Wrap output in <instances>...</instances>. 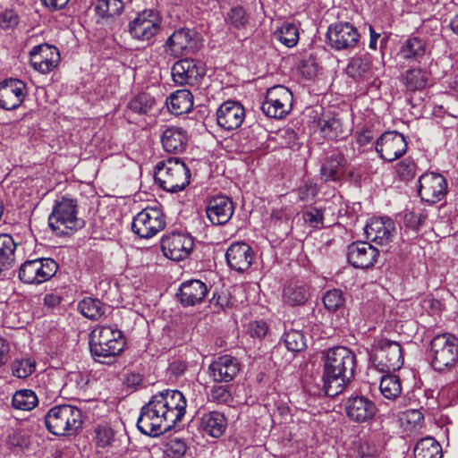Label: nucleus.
Returning a JSON list of instances; mask_svg holds the SVG:
<instances>
[{"instance_id":"obj_1","label":"nucleus","mask_w":458,"mask_h":458,"mask_svg":"<svg viewBox=\"0 0 458 458\" xmlns=\"http://www.w3.org/2000/svg\"><path fill=\"white\" fill-rule=\"evenodd\" d=\"M186 406L187 402L182 392L169 389L159 392L141 407L137 428L146 436H160L182 420Z\"/></svg>"},{"instance_id":"obj_2","label":"nucleus","mask_w":458,"mask_h":458,"mask_svg":"<svg viewBox=\"0 0 458 458\" xmlns=\"http://www.w3.org/2000/svg\"><path fill=\"white\" fill-rule=\"evenodd\" d=\"M356 357L347 347L336 346L329 349L324 360L323 389L327 395L341 394L354 375Z\"/></svg>"},{"instance_id":"obj_3","label":"nucleus","mask_w":458,"mask_h":458,"mask_svg":"<svg viewBox=\"0 0 458 458\" xmlns=\"http://www.w3.org/2000/svg\"><path fill=\"white\" fill-rule=\"evenodd\" d=\"M125 340L122 331L109 326H98L90 333L89 349L93 358L99 362L115 358L124 350Z\"/></svg>"},{"instance_id":"obj_4","label":"nucleus","mask_w":458,"mask_h":458,"mask_svg":"<svg viewBox=\"0 0 458 458\" xmlns=\"http://www.w3.org/2000/svg\"><path fill=\"white\" fill-rule=\"evenodd\" d=\"M154 177L160 188L174 193L189 185L191 172L182 159L169 157L156 165Z\"/></svg>"},{"instance_id":"obj_5","label":"nucleus","mask_w":458,"mask_h":458,"mask_svg":"<svg viewBox=\"0 0 458 458\" xmlns=\"http://www.w3.org/2000/svg\"><path fill=\"white\" fill-rule=\"evenodd\" d=\"M82 413L71 404L52 407L45 417V424L50 433L55 436H71L82 426Z\"/></svg>"},{"instance_id":"obj_6","label":"nucleus","mask_w":458,"mask_h":458,"mask_svg":"<svg viewBox=\"0 0 458 458\" xmlns=\"http://www.w3.org/2000/svg\"><path fill=\"white\" fill-rule=\"evenodd\" d=\"M77 202L74 199L62 198L53 208L48 217L50 228L58 235H67L84 225L77 216Z\"/></svg>"},{"instance_id":"obj_7","label":"nucleus","mask_w":458,"mask_h":458,"mask_svg":"<svg viewBox=\"0 0 458 458\" xmlns=\"http://www.w3.org/2000/svg\"><path fill=\"white\" fill-rule=\"evenodd\" d=\"M429 355L435 370L450 369L458 361V339L451 334L436 335L430 343Z\"/></svg>"},{"instance_id":"obj_8","label":"nucleus","mask_w":458,"mask_h":458,"mask_svg":"<svg viewBox=\"0 0 458 458\" xmlns=\"http://www.w3.org/2000/svg\"><path fill=\"white\" fill-rule=\"evenodd\" d=\"M375 367L381 372L391 373L403 365V351L400 344L388 339H380L371 357Z\"/></svg>"},{"instance_id":"obj_9","label":"nucleus","mask_w":458,"mask_h":458,"mask_svg":"<svg viewBox=\"0 0 458 458\" xmlns=\"http://www.w3.org/2000/svg\"><path fill=\"white\" fill-rule=\"evenodd\" d=\"M293 101V96L288 88L276 85L267 90L261 110L268 117L282 119L292 110Z\"/></svg>"},{"instance_id":"obj_10","label":"nucleus","mask_w":458,"mask_h":458,"mask_svg":"<svg viewBox=\"0 0 458 458\" xmlns=\"http://www.w3.org/2000/svg\"><path fill=\"white\" fill-rule=\"evenodd\" d=\"M57 269L58 265L52 259H30L21 265L18 276L24 284H39L51 279Z\"/></svg>"},{"instance_id":"obj_11","label":"nucleus","mask_w":458,"mask_h":458,"mask_svg":"<svg viewBox=\"0 0 458 458\" xmlns=\"http://www.w3.org/2000/svg\"><path fill=\"white\" fill-rule=\"evenodd\" d=\"M201 47L199 34L187 28L174 30L166 39L165 52L174 57H180L196 53Z\"/></svg>"},{"instance_id":"obj_12","label":"nucleus","mask_w":458,"mask_h":458,"mask_svg":"<svg viewBox=\"0 0 458 458\" xmlns=\"http://www.w3.org/2000/svg\"><path fill=\"white\" fill-rule=\"evenodd\" d=\"M328 46L335 51H352L357 47L360 34L350 22H336L328 27L327 32Z\"/></svg>"},{"instance_id":"obj_13","label":"nucleus","mask_w":458,"mask_h":458,"mask_svg":"<svg viewBox=\"0 0 458 458\" xmlns=\"http://www.w3.org/2000/svg\"><path fill=\"white\" fill-rule=\"evenodd\" d=\"M162 19L158 13L147 9L129 22L128 31L130 35L139 41H149L160 30Z\"/></svg>"},{"instance_id":"obj_14","label":"nucleus","mask_w":458,"mask_h":458,"mask_svg":"<svg viewBox=\"0 0 458 458\" xmlns=\"http://www.w3.org/2000/svg\"><path fill=\"white\" fill-rule=\"evenodd\" d=\"M165 226L164 215L157 208H144L134 216L131 223L132 232L142 239L153 237Z\"/></svg>"},{"instance_id":"obj_15","label":"nucleus","mask_w":458,"mask_h":458,"mask_svg":"<svg viewBox=\"0 0 458 458\" xmlns=\"http://www.w3.org/2000/svg\"><path fill=\"white\" fill-rule=\"evenodd\" d=\"M407 148L406 139L396 131H385L376 141V151L387 162H393L403 156Z\"/></svg>"},{"instance_id":"obj_16","label":"nucleus","mask_w":458,"mask_h":458,"mask_svg":"<svg viewBox=\"0 0 458 458\" xmlns=\"http://www.w3.org/2000/svg\"><path fill=\"white\" fill-rule=\"evenodd\" d=\"M419 195L422 201L435 204L447 192L445 178L437 173H426L419 179Z\"/></svg>"},{"instance_id":"obj_17","label":"nucleus","mask_w":458,"mask_h":458,"mask_svg":"<svg viewBox=\"0 0 458 458\" xmlns=\"http://www.w3.org/2000/svg\"><path fill=\"white\" fill-rule=\"evenodd\" d=\"M30 55L32 67L43 74L53 71L60 61L58 49L48 44L35 46Z\"/></svg>"},{"instance_id":"obj_18","label":"nucleus","mask_w":458,"mask_h":458,"mask_svg":"<svg viewBox=\"0 0 458 458\" xmlns=\"http://www.w3.org/2000/svg\"><path fill=\"white\" fill-rule=\"evenodd\" d=\"M161 248L166 258L179 261L189 256L193 248V241L188 235L174 233L163 238Z\"/></svg>"},{"instance_id":"obj_19","label":"nucleus","mask_w":458,"mask_h":458,"mask_svg":"<svg viewBox=\"0 0 458 458\" xmlns=\"http://www.w3.org/2000/svg\"><path fill=\"white\" fill-rule=\"evenodd\" d=\"M227 265L231 269L242 273L248 270L254 259V251L246 242H233L225 253Z\"/></svg>"},{"instance_id":"obj_20","label":"nucleus","mask_w":458,"mask_h":458,"mask_svg":"<svg viewBox=\"0 0 458 458\" xmlns=\"http://www.w3.org/2000/svg\"><path fill=\"white\" fill-rule=\"evenodd\" d=\"M376 404L368 397L355 395L345 403L347 417L354 422L364 423L371 420L377 413Z\"/></svg>"},{"instance_id":"obj_21","label":"nucleus","mask_w":458,"mask_h":458,"mask_svg":"<svg viewBox=\"0 0 458 458\" xmlns=\"http://www.w3.org/2000/svg\"><path fill=\"white\" fill-rule=\"evenodd\" d=\"M26 85L20 80L8 79L0 83V107L5 110L18 108L24 100Z\"/></svg>"},{"instance_id":"obj_22","label":"nucleus","mask_w":458,"mask_h":458,"mask_svg":"<svg viewBox=\"0 0 458 458\" xmlns=\"http://www.w3.org/2000/svg\"><path fill=\"white\" fill-rule=\"evenodd\" d=\"M378 253V250L371 244L356 242L348 246L347 259L352 267L367 269L374 266Z\"/></svg>"},{"instance_id":"obj_23","label":"nucleus","mask_w":458,"mask_h":458,"mask_svg":"<svg viewBox=\"0 0 458 458\" xmlns=\"http://www.w3.org/2000/svg\"><path fill=\"white\" fill-rule=\"evenodd\" d=\"M245 118V110L237 101H225L216 111L217 124L227 131L239 128Z\"/></svg>"},{"instance_id":"obj_24","label":"nucleus","mask_w":458,"mask_h":458,"mask_svg":"<svg viewBox=\"0 0 458 458\" xmlns=\"http://www.w3.org/2000/svg\"><path fill=\"white\" fill-rule=\"evenodd\" d=\"M234 206L225 195H216L209 199L206 213L209 221L216 225L226 224L233 216Z\"/></svg>"},{"instance_id":"obj_25","label":"nucleus","mask_w":458,"mask_h":458,"mask_svg":"<svg viewBox=\"0 0 458 458\" xmlns=\"http://www.w3.org/2000/svg\"><path fill=\"white\" fill-rule=\"evenodd\" d=\"M394 232V223L388 217L373 218L364 228L367 240L382 246L391 242Z\"/></svg>"},{"instance_id":"obj_26","label":"nucleus","mask_w":458,"mask_h":458,"mask_svg":"<svg viewBox=\"0 0 458 458\" xmlns=\"http://www.w3.org/2000/svg\"><path fill=\"white\" fill-rule=\"evenodd\" d=\"M203 70L192 59H181L172 68L174 81L181 86L195 85L202 78Z\"/></svg>"},{"instance_id":"obj_27","label":"nucleus","mask_w":458,"mask_h":458,"mask_svg":"<svg viewBox=\"0 0 458 458\" xmlns=\"http://www.w3.org/2000/svg\"><path fill=\"white\" fill-rule=\"evenodd\" d=\"M238 360L231 355H223L214 360L208 367L210 377L216 382H230L240 372Z\"/></svg>"},{"instance_id":"obj_28","label":"nucleus","mask_w":458,"mask_h":458,"mask_svg":"<svg viewBox=\"0 0 458 458\" xmlns=\"http://www.w3.org/2000/svg\"><path fill=\"white\" fill-rule=\"evenodd\" d=\"M208 293V287L200 280H189L183 282L180 288L177 297L183 306H194L200 303Z\"/></svg>"},{"instance_id":"obj_29","label":"nucleus","mask_w":458,"mask_h":458,"mask_svg":"<svg viewBox=\"0 0 458 458\" xmlns=\"http://www.w3.org/2000/svg\"><path fill=\"white\" fill-rule=\"evenodd\" d=\"M188 140L186 131L178 126L166 128L161 135L163 148L168 153L182 152L186 148Z\"/></svg>"},{"instance_id":"obj_30","label":"nucleus","mask_w":458,"mask_h":458,"mask_svg":"<svg viewBox=\"0 0 458 458\" xmlns=\"http://www.w3.org/2000/svg\"><path fill=\"white\" fill-rule=\"evenodd\" d=\"M201 429L213 437L222 436L226 428V420L223 413L209 411L202 415L200 420Z\"/></svg>"},{"instance_id":"obj_31","label":"nucleus","mask_w":458,"mask_h":458,"mask_svg":"<svg viewBox=\"0 0 458 458\" xmlns=\"http://www.w3.org/2000/svg\"><path fill=\"white\" fill-rule=\"evenodd\" d=\"M372 60L368 54L352 56L346 66V74L355 81L364 79L371 70Z\"/></svg>"},{"instance_id":"obj_32","label":"nucleus","mask_w":458,"mask_h":458,"mask_svg":"<svg viewBox=\"0 0 458 458\" xmlns=\"http://www.w3.org/2000/svg\"><path fill=\"white\" fill-rule=\"evenodd\" d=\"M167 106L175 115L186 114L193 107L192 94L187 89L177 90L170 96Z\"/></svg>"},{"instance_id":"obj_33","label":"nucleus","mask_w":458,"mask_h":458,"mask_svg":"<svg viewBox=\"0 0 458 458\" xmlns=\"http://www.w3.org/2000/svg\"><path fill=\"white\" fill-rule=\"evenodd\" d=\"M426 43L419 37H410L402 44L399 55L403 59L418 61L425 55Z\"/></svg>"},{"instance_id":"obj_34","label":"nucleus","mask_w":458,"mask_h":458,"mask_svg":"<svg viewBox=\"0 0 458 458\" xmlns=\"http://www.w3.org/2000/svg\"><path fill=\"white\" fill-rule=\"evenodd\" d=\"M344 157L340 154L327 157L320 169V175L325 182L339 180L343 174Z\"/></svg>"},{"instance_id":"obj_35","label":"nucleus","mask_w":458,"mask_h":458,"mask_svg":"<svg viewBox=\"0 0 458 458\" xmlns=\"http://www.w3.org/2000/svg\"><path fill=\"white\" fill-rule=\"evenodd\" d=\"M415 458H442V448L433 437H428L417 442L414 448Z\"/></svg>"},{"instance_id":"obj_36","label":"nucleus","mask_w":458,"mask_h":458,"mask_svg":"<svg viewBox=\"0 0 458 458\" xmlns=\"http://www.w3.org/2000/svg\"><path fill=\"white\" fill-rule=\"evenodd\" d=\"M283 298L291 306L302 305L309 298V292L306 286L291 283L284 287Z\"/></svg>"},{"instance_id":"obj_37","label":"nucleus","mask_w":458,"mask_h":458,"mask_svg":"<svg viewBox=\"0 0 458 458\" xmlns=\"http://www.w3.org/2000/svg\"><path fill=\"white\" fill-rule=\"evenodd\" d=\"M402 81L408 90H421L427 86L428 74L422 69H410L403 74Z\"/></svg>"},{"instance_id":"obj_38","label":"nucleus","mask_w":458,"mask_h":458,"mask_svg":"<svg viewBox=\"0 0 458 458\" xmlns=\"http://www.w3.org/2000/svg\"><path fill=\"white\" fill-rule=\"evenodd\" d=\"M17 243L10 234L0 233V271L6 269L14 259Z\"/></svg>"},{"instance_id":"obj_39","label":"nucleus","mask_w":458,"mask_h":458,"mask_svg":"<svg viewBox=\"0 0 458 458\" xmlns=\"http://www.w3.org/2000/svg\"><path fill=\"white\" fill-rule=\"evenodd\" d=\"M38 403L36 394L30 389H21L14 393L12 404L14 409L30 411Z\"/></svg>"},{"instance_id":"obj_40","label":"nucleus","mask_w":458,"mask_h":458,"mask_svg":"<svg viewBox=\"0 0 458 458\" xmlns=\"http://www.w3.org/2000/svg\"><path fill=\"white\" fill-rule=\"evenodd\" d=\"M123 0H98L95 5L96 13L103 19L119 16L123 11Z\"/></svg>"},{"instance_id":"obj_41","label":"nucleus","mask_w":458,"mask_h":458,"mask_svg":"<svg viewBox=\"0 0 458 458\" xmlns=\"http://www.w3.org/2000/svg\"><path fill=\"white\" fill-rule=\"evenodd\" d=\"M78 309L85 317L92 320L100 318L106 311L104 304L97 299L86 298L79 302Z\"/></svg>"},{"instance_id":"obj_42","label":"nucleus","mask_w":458,"mask_h":458,"mask_svg":"<svg viewBox=\"0 0 458 458\" xmlns=\"http://www.w3.org/2000/svg\"><path fill=\"white\" fill-rule=\"evenodd\" d=\"M381 394L386 399L394 400L402 393V386L397 376L387 373L384 375L379 386Z\"/></svg>"},{"instance_id":"obj_43","label":"nucleus","mask_w":458,"mask_h":458,"mask_svg":"<svg viewBox=\"0 0 458 458\" xmlns=\"http://www.w3.org/2000/svg\"><path fill=\"white\" fill-rule=\"evenodd\" d=\"M275 35L276 38L288 47H294L299 40V30L293 23H284L280 27Z\"/></svg>"},{"instance_id":"obj_44","label":"nucleus","mask_w":458,"mask_h":458,"mask_svg":"<svg viewBox=\"0 0 458 458\" xmlns=\"http://www.w3.org/2000/svg\"><path fill=\"white\" fill-rule=\"evenodd\" d=\"M319 125L323 137L327 140H335L339 137H344L343 124L338 118L330 117L328 119H321Z\"/></svg>"},{"instance_id":"obj_45","label":"nucleus","mask_w":458,"mask_h":458,"mask_svg":"<svg viewBox=\"0 0 458 458\" xmlns=\"http://www.w3.org/2000/svg\"><path fill=\"white\" fill-rule=\"evenodd\" d=\"M225 21L230 26V28L242 30L246 27L249 18L244 8L238 5L232 7L227 12L225 17Z\"/></svg>"},{"instance_id":"obj_46","label":"nucleus","mask_w":458,"mask_h":458,"mask_svg":"<svg viewBox=\"0 0 458 458\" xmlns=\"http://www.w3.org/2000/svg\"><path fill=\"white\" fill-rule=\"evenodd\" d=\"M284 342L286 348L293 352H301L307 346L306 338L303 333L295 329L285 332L284 335Z\"/></svg>"},{"instance_id":"obj_47","label":"nucleus","mask_w":458,"mask_h":458,"mask_svg":"<svg viewBox=\"0 0 458 458\" xmlns=\"http://www.w3.org/2000/svg\"><path fill=\"white\" fill-rule=\"evenodd\" d=\"M155 104V99L146 93L139 94L133 98L128 104V108L139 114H144L149 112Z\"/></svg>"},{"instance_id":"obj_48","label":"nucleus","mask_w":458,"mask_h":458,"mask_svg":"<svg viewBox=\"0 0 458 458\" xmlns=\"http://www.w3.org/2000/svg\"><path fill=\"white\" fill-rule=\"evenodd\" d=\"M36 369V361L30 358L16 359L12 363V373L18 378L30 377Z\"/></svg>"},{"instance_id":"obj_49","label":"nucleus","mask_w":458,"mask_h":458,"mask_svg":"<svg viewBox=\"0 0 458 458\" xmlns=\"http://www.w3.org/2000/svg\"><path fill=\"white\" fill-rule=\"evenodd\" d=\"M187 449L188 445L184 439L174 437L165 443L164 453L167 458H182Z\"/></svg>"},{"instance_id":"obj_50","label":"nucleus","mask_w":458,"mask_h":458,"mask_svg":"<svg viewBox=\"0 0 458 458\" xmlns=\"http://www.w3.org/2000/svg\"><path fill=\"white\" fill-rule=\"evenodd\" d=\"M323 302L327 310L335 311L344 306L345 299L341 290L333 289L325 293Z\"/></svg>"},{"instance_id":"obj_51","label":"nucleus","mask_w":458,"mask_h":458,"mask_svg":"<svg viewBox=\"0 0 458 458\" xmlns=\"http://www.w3.org/2000/svg\"><path fill=\"white\" fill-rule=\"evenodd\" d=\"M302 218L305 224L312 228H321L324 225V214L322 208H310L303 211Z\"/></svg>"},{"instance_id":"obj_52","label":"nucleus","mask_w":458,"mask_h":458,"mask_svg":"<svg viewBox=\"0 0 458 458\" xmlns=\"http://www.w3.org/2000/svg\"><path fill=\"white\" fill-rule=\"evenodd\" d=\"M208 399L216 403H228L233 400L231 391L226 386L215 385L210 388Z\"/></svg>"},{"instance_id":"obj_53","label":"nucleus","mask_w":458,"mask_h":458,"mask_svg":"<svg viewBox=\"0 0 458 458\" xmlns=\"http://www.w3.org/2000/svg\"><path fill=\"white\" fill-rule=\"evenodd\" d=\"M396 173L403 181H409L412 179L416 174L415 162L410 157L404 158L397 164Z\"/></svg>"},{"instance_id":"obj_54","label":"nucleus","mask_w":458,"mask_h":458,"mask_svg":"<svg viewBox=\"0 0 458 458\" xmlns=\"http://www.w3.org/2000/svg\"><path fill=\"white\" fill-rule=\"evenodd\" d=\"M114 431L111 428L101 427L96 431V442L99 447H106L109 445L114 438Z\"/></svg>"},{"instance_id":"obj_55","label":"nucleus","mask_w":458,"mask_h":458,"mask_svg":"<svg viewBox=\"0 0 458 458\" xmlns=\"http://www.w3.org/2000/svg\"><path fill=\"white\" fill-rule=\"evenodd\" d=\"M268 330L267 323L263 320L251 321L248 326V332L253 338L261 339L265 337Z\"/></svg>"},{"instance_id":"obj_56","label":"nucleus","mask_w":458,"mask_h":458,"mask_svg":"<svg viewBox=\"0 0 458 458\" xmlns=\"http://www.w3.org/2000/svg\"><path fill=\"white\" fill-rule=\"evenodd\" d=\"M19 23V17L13 10H6L0 14V27L4 30L13 29Z\"/></svg>"},{"instance_id":"obj_57","label":"nucleus","mask_w":458,"mask_h":458,"mask_svg":"<svg viewBox=\"0 0 458 458\" xmlns=\"http://www.w3.org/2000/svg\"><path fill=\"white\" fill-rule=\"evenodd\" d=\"M425 218L426 216L420 213L408 211L404 214L403 223L406 227L412 230H418Z\"/></svg>"},{"instance_id":"obj_58","label":"nucleus","mask_w":458,"mask_h":458,"mask_svg":"<svg viewBox=\"0 0 458 458\" xmlns=\"http://www.w3.org/2000/svg\"><path fill=\"white\" fill-rule=\"evenodd\" d=\"M300 72L307 79H311L316 76L318 72V65L311 58L303 60L300 65Z\"/></svg>"},{"instance_id":"obj_59","label":"nucleus","mask_w":458,"mask_h":458,"mask_svg":"<svg viewBox=\"0 0 458 458\" xmlns=\"http://www.w3.org/2000/svg\"><path fill=\"white\" fill-rule=\"evenodd\" d=\"M10 360V344L0 337V367Z\"/></svg>"},{"instance_id":"obj_60","label":"nucleus","mask_w":458,"mask_h":458,"mask_svg":"<svg viewBox=\"0 0 458 458\" xmlns=\"http://www.w3.org/2000/svg\"><path fill=\"white\" fill-rule=\"evenodd\" d=\"M373 132L370 130H362L357 133L356 139L360 146H365L373 140Z\"/></svg>"},{"instance_id":"obj_61","label":"nucleus","mask_w":458,"mask_h":458,"mask_svg":"<svg viewBox=\"0 0 458 458\" xmlns=\"http://www.w3.org/2000/svg\"><path fill=\"white\" fill-rule=\"evenodd\" d=\"M142 382V377L139 373L131 372L128 373L124 378V384L128 387L134 388L137 386L140 385Z\"/></svg>"},{"instance_id":"obj_62","label":"nucleus","mask_w":458,"mask_h":458,"mask_svg":"<svg viewBox=\"0 0 458 458\" xmlns=\"http://www.w3.org/2000/svg\"><path fill=\"white\" fill-rule=\"evenodd\" d=\"M70 0H41V2L52 11L61 10Z\"/></svg>"},{"instance_id":"obj_63","label":"nucleus","mask_w":458,"mask_h":458,"mask_svg":"<svg viewBox=\"0 0 458 458\" xmlns=\"http://www.w3.org/2000/svg\"><path fill=\"white\" fill-rule=\"evenodd\" d=\"M61 300L62 299L58 294L49 293L44 296L43 301H44V304L46 306H47L48 308H55L60 304Z\"/></svg>"},{"instance_id":"obj_64","label":"nucleus","mask_w":458,"mask_h":458,"mask_svg":"<svg viewBox=\"0 0 458 458\" xmlns=\"http://www.w3.org/2000/svg\"><path fill=\"white\" fill-rule=\"evenodd\" d=\"M369 34H370V39H369V47L372 50H376L377 49V39L379 38L380 37V34L379 33H377L373 27L369 25Z\"/></svg>"}]
</instances>
